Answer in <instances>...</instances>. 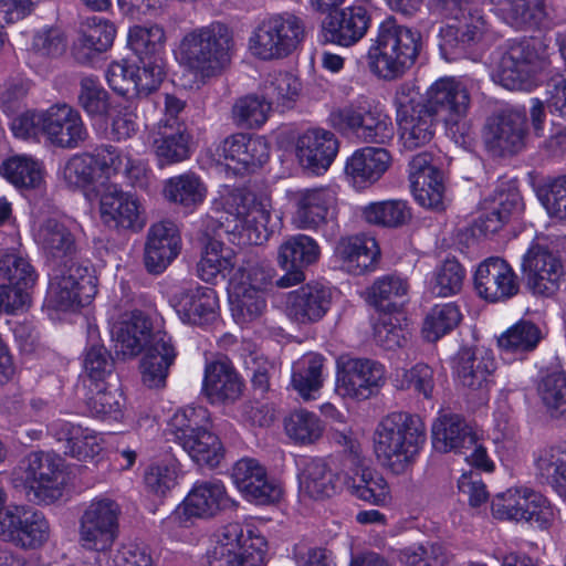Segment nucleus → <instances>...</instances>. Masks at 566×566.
<instances>
[{
	"instance_id": "nucleus-1",
	"label": "nucleus",
	"mask_w": 566,
	"mask_h": 566,
	"mask_svg": "<svg viewBox=\"0 0 566 566\" xmlns=\"http://www.w3.org/2000/svg\"><path fill=\"white\" fill-rule=\"evenodd\" d=\"M233 49L232 31L216 21L185 33L175 50V57L200 87L229 67Z\"/></svg>"
},
{
	"instance_id": "nucleus-2",
	"label": "nucleus",
	"mask_w": 566,
	"mask_h": 566,
	"mask_svg": "<svg viewBox=\"0 0 566 566\" xmlns=\"http://www.w3.org/2000/svg\"><path fill=\"white\" fill-rule=\"evenodd\" d=\"M422 46L420 32L385 19L370 40L367 51L369 70L377 77L395 81L402 77L416 63Z\"/></svg>"
},
{
	"instance_id": "nucleus-3",
	"label": "nucleus",
	"mask_w": 566,
	"mask_h": 566,
	"mask_svg": "<svg viewBox=\"0 0 566 566\" xmlns=\"http://www.w3.org/2000/svg\"><path fill=\"white\" fill-rule=\"evenodd\" d=\"M426 442V426L417 415L391 412L384 417L374 432L378 460L396 474L415 461Z\"/></svg>"
},
{
	"instance_id": "nucleus-4",
	"label": "nucleus",
	"mask_w": 566,
	"mask_h": 566,
	"mask_svg": "<svg viewBox=\"0 0 566 566\" xmlns=\"http://www.w3.org/2000/svg\"><path fill=\"white\" fill-rule=\"evenodd\" d=\"M217 212L226 214L224 221L214 220L210 216L201 219L206 235L223 229L224 232L266 230L271 212L268 200H256L255 196L244 188L223 185L218 190V197L212 202Z\"/></svg>"
},
{
	"instance_id": "nucleus-5",
	"label": "nucleus",
	"mask_w": 566,
	"mask_h": 566,
	"mask_svg": "<svg viewBox=\"0 0 566 566\" xmlns=\"http://www.w3.org/2000/svg\"><path fill=\"white\" fill-rule=\"evenodd\" d=\"M209 411L205 407L177 410L168 421L166 432L200 465L214 468L223 458V447L207 424Z\"/></svg>"
},
{
	"instance_id": "nucleus-6",
	"label": "nucleus",
	"mask_w": 566,
	"mask_h": 566,
	"mask_svg": "<svg viewBox=\"0 0 566 566\" xmlns=\"http://www.w3.org/2000/svg\"><path fill=\"white\" fill-rule=\"evenodd\" d=\"M422 103L440 117L455 143H465L469 126L465 118L471 106L467 84L455 76L436 80L424 92Z\"/></svg>"
},
{
	"instance_id": "nucleus-7",
	"label": "nucleus",
	"mask_w": 566,
	"mask_h": 566,
	"mask_svg": "<svg viewBox=\"0 0 566 566\" xmlns=\"http://www.w3.org/2000/svg\"><path fill=\"white\" fill-rule=\"evenodd\" d=\"M305 36L301 18L276 13L262 20L249 38L251 55L262 61L280 60L292 54Z\"/></svg>"
},
{
	"instance_id": "nucleus-8",
	"label": "nucleus",
	"mask_w": 566,
	"mask_h": 566,
	"mask_svg": "<svg viewBox=\"0 0 566 566\" xmlns=\"http://www.w3.org/2000/svg\"><path fill=\"white\" fill-rule=\"evenodd\" d=\"M394 105L403 147L412 150L427 145L434 136L437 117L422 103L419 86L412 81L399 84Z\"/></svg>"
},
{
	"instance_id": "nucleus-9",
	"label": "nucleus",
	"mask_w": 566,
	"mask_h": 566,
	"mask_svg": "<svg viewBox=\"0 0 566 566\" xmlns=\"http://www.w3.org/2000/svg\"><path fill=\"white\" fill-rule=\"evenodd\" d=\"M264 555L265 539L262 536L240 523H230L214 535L207 562L208 566H263Z\"/></svg>"
},
{
	"instance_id": "nucleus-10",
	"label": "nucleus",
	"mask_w": 566,
	"mask_h": 566,
	"mask_svg": "<svg viewBox=\"0 0 566 566\" xmlns=\"http://www.w3.org/2000/svg\"><path fill=\"white\" fill-rule=\"evenodd\" d=\"M230 505L231 499L222 481H197L184 501L163 521V527L174 533L192 526L198 520L211 518Z\"/></svg>"
},
{
	"instance_id": "nucleus-11",
	"label": "nucleus",
	"mask_w": 566,
	"mask_h": 566,
	"mask_svg": "<svg viewBox=\"0 0 566 566\" xmlns=\"http://www.w3.org/2000/svg\"><path fill=\"white\" fill-rule=\"evenodd\" d=\"M491 511L496 520L524 522L541 530L548 528L556 518V510L551 502L526 486L510 488L496 494Z\"/></svg>"
},
{
	"instance_id": "nucleus-12",
	"label": "nucleus",
	"mask_w": 566,
	"mask_h": 566,
	"mask_svg": "<svg viewBox=\"0 0 566 566\" xmlns=\"http://www.w3.org/2000/svg\"><path fill=\"white\" fill-rule=\"evenodd\" d=\"M481 0H438L437 9L446 17L458 21L441 29L444 45L463 48L479 43L492 34L491 24L481 8Z\"/></svg>"
},
{
	"instance_id": "nucleus-13",
	"label": "nucleus",
	"mask_w": 566,
	"mask_h": 566,
	"mask_svg": "<svg viewBox=\"0 0 566 566\" xmlns=\"http://www.w3.org/2000/svg\"><path fill=\"white\" fill-rule=\"evenodd\" d=\"M63 459L55 453L38 451L27 457L21 475L25 497L35 505H51L63 495Z\"/></svg>"
},
{
	"instance_id": "nucleus-14",
	"label": "nucleus",
	"mask_w": 566,
	"mask_h": 566,
	"mask_svg": "<svg viewBox=\"0 0 566 566\" xmlns=\"http://www.w3.org/2000/svg\"><path fill=\"white\" fill-rule=\"evenodd\" d=\"M96 293L97 277L93 269L71 262L53 274L45 300L53 308L71 311L90 304Z\"/></svg>"
},
{
	"instance_id": "nucleus-15",
	"label": "nucleus",
	"mask_w": 566,
	"mask_h": 566,
	"mask_svg": "<svg viewBox=\"0 0 566 566\" xmlns=\"http://www.w3.org/2000/svg\"><path fill=\"white\" fill-rule=\"evenodd\" d=\"M333 127L352 132L366 143L382 144L392 137L390 118L365 98H358L329 115Z\"/></svg>"
},
{
	"instance_id": "nucleus-16",
	"label": "nucleus",
	"mask_w": 566,
	"mask_h": 566,
	"mask_svg": "<svg viewBox=\"0 0 566 566\" xmlns=\"http://www.w3.org/2000/svg\"><path fill=\"white\" fill-rule=\"evenodd\" d=\"M386 381L385 367L376 360L342 356L337 359L336 392L357 401L377 395Z\"/></svg>"
},
{
	"instance_id": "nucleus-17",
	"label": "nucleus",
	"mask_w": 566,
	"mask_h": 566,
	"mask_svg": "<svg viewBox=\"0 0 566 566\" xmlns=\"http://www.w3.org/2000/svg\"><path fill=\"white\" fill-rule=\"evenodd\" d=\"M119 505L108 497H95L80 517L81 545L91 551H108L118 534Z\"/></svg>"
},
{
	"instance_id": "nucleus-18",
	"label": "nucleus",
	"mask_w": 566,
	"mask_h": 566,
	"mask_svg": "<svg viewBox=\"0 0 566 566\" xmlns=\"http://www.w3.org/2000/svg\"><path fill=\"white\" fill-rule=\"evenodd\" d=\"M50 523L45 515L24 505H9L0 514V538L17 547L35 549L50 538Z\"/></svg>"
},
{
	"instance_id": "nucleus-19",
	"label": "nucleus",
	"mask_w": 566,
	"mask_h": 566,
	"mask_svg": "<svg viewBox=\"0 0 566 566\" xmlns=\"http://www.w3.org/2000/svg\"><path fill=\"white\" fill-rule=\"evenodd\" d=\"M409 181L415 200L423 208L443 211L447 208L444 174L430 153H419L409 163Z\"/></svg>"
},
{
	"instance_id": "nucleus-20",
	"label": "nucleus",
	"mask_w": 566,
	"mask_h": 566,
	"mask_svg": "<svg viewBox=\"0 0 566 566\" xmlns=\"http://www.w3.org/2000/svg\"><path fill=\"white\" fill-rule=\"evenodd\" d=\"M99 217L106 227L116 230L138 232L146 224L140 199L117 185L107 186L101 193Z\"/></svg>"
},
{
	"instance_id": "nucleus-21",
	"label": "nucleus",
	"mask_w": 566,
	"mask_h": 566,
	"mask_svg": "<svg viewBox=\"0 0 566 566\" xmlns=\"http://www.w3.org/2000/svg\"><path fill=\"white\" fill-rule=\"evenodd\" d=\"M293 223L298 229L315 230L334 218L337 192L333 187L298 189L290 193Z\"/></svg>"
},
{
	"instance_id": "nucleus-22",
	"label": "nucleus",
	"mask_w": 566,
	"mask_h": 566,
	"mask_svg": "<svg viewBox=\"0 0 566 566\" xmlns=\"http://www.w3.org/2000/svg\"><path fill=\"white\" fill-rule=\"evenodd\" d=\"M538 67V55L530 41L512 43L502 54L493 78L507 90H530Z\"/></svg>"
},
{
	"instance_id": "nucleus-23",
	"label": "nucleus",
	"mask_w": 566,
	"mask_h": 566,
	"mask_svg": "<svg viewBox=\"0 0 566 566\" xmlns=\"http://www.w3.org/2000/svg\"><path fill=\"white\" fill-rule=\"evenodd\" d=\"M164 75L156 61L137 65L123 60L111 63L106 70L109 87L127 97L148 95L159 86Z\"/></svg>"
},
{
	"instance_id": "nucleus-24",
	"label": "nucleus",
	"mask_w": 566,
	"mask_h": 566,
	"mask_svg": "<svg viewBox=\"0 0 566 566\" xmlns=\"http://www.w3.org/2000/svg\"><path fill=\"white\" fill-rule=\"evenodd\" d=\"M474 289L488 302H504L517 294L520 283L513 268L504 259L491 256L478 265Z\"/></svg>"
},
{
	"instance_id": "nucleus-25",
	"label": "nucleus",
	"mask_w": 566,
	"mask_h": 566,
	"mask_svg": "<svg viewBox=\"0 0 566 566\" xmlns=\"http://www.w3.org/2000/svg\"><path fill=\"white\" fill-rule=\"evenodd\" d=\"M522 270L530 289L539 295L553 294L564 275L559 256L539 243H533L528 248L523 256Z\"/></svg>"
},
{
	"instance_id": "nucleus-26",
	"label": "nucleus",
	"mask_w": 566,
	"mask_h": 566,
	"mask_svg": "<svg viewBox=\"0 0 566 566\" xmlns=\"http://www.w3.org/2000/svg\"><path fill=\"white\" fill-rule=\"evenodd\" d=\"M218 151L226 167L234 175L252 172L269 158V146L264 138L241 133L227 137Z\"/></svg>"
},
{
	"instance_id": "nucleus-27",
	"label": "nucleus",
	"mask_w": 566,
	"mask_h": 566,
	"mask_svg": "<svg viewBox=\"0 0 566 566\" xmlns=\"http://www.w3.org/2000/svg\"><path fill=\"white\" fill-rule=\"evenodd\" d=\"M181 237L177 224L163 220L151 224L144 248V264L149 273L160 274L177 258Z\"/></svg>"
},
{
	"instance_id": "nucleus-28",
	"label": "nucleus",
	"mask_w": 566,
	"mask_h": 566,
	"mask_svg": "<svg viewBox=\"0 0 566 566\" xmlns=\"http://www.w3.org/2000/svg\"><path fill=\"white\" fill-rule=\"evenodd\" d=\"M525 134V114L520 111H504L488 119L484 142L497 155L515 154L524 147Z\"/></svg>"
},
{
	"instance_id": "nucleus-29",
	"label": "nucleus",
	"mask_w": 566,
	"mask_h": 566,
	"mask_svg": "<svg viewBox=\"0 0 566 566\" xmlns=\"http://www.w3.org/2000/svg\"><path fill=\"white\" fill-rule=\"evenodd\" d=\"M157 333L151 332V324L143 312L134 310L124 313L112 327L116 355L132 358L144 349L147 352Z\"/></svg>"
},
{
	"instance_id": "nucleus-30",
	"label": "nucleus",
	"mask_w": 566,
	"mask_h": 566,
	"mask_svg": "<svg viewBox=\"0 0 566 566\" xmlns=\"http://www.w3.org/2000/svg\"><path fill=\"white\" fill-rule=\"evenodd\" d=\"M44 136L55 147L73 149L86 140L88 132L76 109L59 104L46 109Z\"/></svg>"
},
{
	"instance_id": "nucleus-31",
	"label": "nucleus",
	"mask_w": 566,
	"mask_h": 566,
	"mask_svg": "<svg viewBox=\"0 0 566 566\" xmlns=\"http://www.w3.org/2000/svg\"><path fill=\"white\" fill-rule=\"evenodd\" d=\"M244 382L228 359H218L206 365L202 394L212 405L235 402L243 394Z\"/></svg>"
},
{
	"instance_id": "nucleus-32",
	"label": "nucleus",
	"mask_w": 566,
	"mask_h": 566,
	"mask_svg": "<svg viewBox=\"0 0 566 566\" xmlns=\"http://www.w3.org/2000/svg\"><path fill=\"white\" fill-rule=\"evenodd\" d=\"M49 433L63 442L64 453L78 461L94 460L103 450L101 436L86 427L63 419L48 426Z\"/></svg>"
},
{
	"instance_id": "nucleus-33",
	"label": "nucleus",
	"mask_w": 566,
	"mask_h": 566,
	"mask_svg": "<svg viewBox=\"0 0 566 566\" xmlns=\"http://www.w3.org/2000/svg\"><path fill=\"white\" fill-rule=\"evenodd\" d=\"M150 147L159 167L179 164L191 156V136L177 120H160L150 135Z\"/></svg>"
},
{
	"instance_id": "nucleus-34",
	"label": "nucleus",
	"mask_w": 566,
	"mask_h": 566,
	"mask_svg": "<svg viewBox=\"0 0 566 566\" xmlns=\"http://www.w3.org/2000/svg\"><path fill=\"white\" fill-rule=\"evenodd\" d=\"M338 153V140L325 129H308L296 143V156L308 171L319 175L326 171Z\"/></svg>"
},
{
	"instance_id": "nucleus-35",
	"label": "nucleus",
	"mask_w": 566,
	"mask_h": 566,
	"mask_svg": "<svg viewBox=\"0 0 566 566\" xmlns=\"http://www.w3.org/2000/svg\"><path fill=\"white\" fill-rule=\"evenodd\" d=\"M179 318L187 324L205 325L217 316L218 297L210 287H182L170 300Z\"/></svg>"
},
{
	"instance_id": "nucleus-36",
	"label": "nucleus",
	"mask_w": 566,
	"mask_h": 566,
	"mask_svg": "<svg viewBox=\"0 0 566 566\" xmlns=\"http://www.w3.org/2000/svg\"><path fill=\"white\" fill-rule=\"evenodd\" d=\"M332 289L322 283H308L289 294L286 311L297 323L307 324L322 319L331 307Z\"/></svg>"
},
{
	"instance_id": "nucleus-37",
	"label": "nucleus",
	"mask_w": 566,
	"mask_h": 566,
	"mask_svg": "<svg viewBox=\"0 0 566 566\" xmlns=\"http://www.w3.org/2000/svg\"><path fill=\"white\" fill-rule=\"evenodd\" d=\"M298 479V496L303 501L324 500L338 491V476L323 458L302 461Z\"/></svg>"
},
{
	"instance_id": "nucleus-38",
	"label": "nucleus",
	"mask_w": 566,
	"mask_h": 566,
	"mask_svg": "<svg viewBox=\"0 0 566 566\" xmlns=\"http://www.w3.org/2000/svg\"><path fill=\"white\" fill-rule=\"evenodd\" d=\"M370 25V15L363 6H350L335 11L324 25L327 41L350 46L364 38Z\"/></svg>"
},
{
	"instance_id": "nucleus-39",
	"label": "nucleus",
	"mask_w": 566,
	"mask_h": 566,
	"mask_svg": "<svg viewBox=\"0 0 566 566\" xmlns=\"http://www.w3.org/2000/svg\"><path fill=\"white\" fill-rule=\"evenodd\" d=\"M391 165L389 151L381 147H363L347 159L345 172L359 189L377 182Z\"/></svg>"
},
{
	"instance_id": "nucleus-40",
	"label": "nucleus",
	"mask_w": 566,
	"mask_h": 566,
	"mask_svg": "<svg viewBox=\"0 0 566 566\" xmlns=\"http://www.w3.org/2000/svg\"><path fill=\"white\" fill-rule=\"evenodd\" d=\"M494 370L495 359L488 350L462 348L458 354L457 379L472 391L489 389Z\"/></svg>"
},
{
	"instance_id": "nucleus-41",
	"label": "nucleus",
	"mask_w": 566,
	"mask_h": 566,
	"mask_svg": "<svg viewBox=\"0 0 566 566\" xmlns=\"http://www.w3.org/2000/svg\"><path fill=\"white\" fill-rule=\"evenodd\" d=\"M175 357L171 337L158 331L140 364L143 382L149 388L164 387Z\"/></svg>"
},
{
	"instance_id": "nucleus-42",
	"label": "nucleus",
	"mask_w": 566,
	"mask_h": 566,
	"mask_svg": "<svg viewBox=\"0 0 566 566\" xmlns=\"http://www.w3.org/2000/svg\"><path fill=\"white\" fill-rule=\"evenodd\" d=\"M345 271L361 275L373 271L380 254L376 240L367 235H354L342 239L336 248Z\"/></svg>"
},
{
	"instance_id": "nucleus-43",
	"label": "nucleus",
	"mask_w": 566,
	"mask_h": 566,
	"mask_svg": "<svg viewBox=\"0 0 566 566\" xmlns=\"http://www.w3.org/2000/svg\"><path fill=\"white\" fill-rule=\"evenodd\" d=\"M522 211L523 202L517 191H500L484 203L475 227L484 235L493 234L511 219L518 217Z\"/></svg>"
},
{
	"instance_id": "nucleus-44",
	"label": "nucleus",
	"mask_w": 566,
	"mask_h": 566,
	"mask_svg": "<svg viewBox=\"0 0 566 566\" xmlns=\"http://www.w3.org/2000/svg\"><path fill=\"white\" fill-rule=\"evenodd\" d=\"M542 337V331L536 324L521 319L497 337L500 355L507 361L523 359L537 347Z\"/></svg>"
},
{
	"instance_id": "nucleus-45",
	"label": "nucleus",
	"mask_w": 566,
	"mask_h": 566,
	"mask_svg": "<svg viewBox=\"0 0 566 566\" xmlns=\"http://www.w3.org/2000/svg\"><path fill=\"white\" fill-rule=\"evenodd\" d=\"M33 237L43 253L55 261L72 256L76 250L74 235L56 218L43 220L34 229Z\"/></svg>"
},
{
	"instance_id": "nucleus-46",
	"label": "nucleus",
	"mask_w": 566,
	"mask_h": 566,
	"mask_svg": "<svg viewBox=\"0 0 566 566\" xmlns=\"http://www.w3.org/2000/svg\"><path fill=\"white\" fill-rule=\"evenodd\" d=\"M432 443L440 452L460 453L474 443V431L457 415H441L432 423Z\"/></svg>"
},
{
	"instance_id": "nucleus-47",
	"label": "nucleus",
	"mask_w": 566,
	"mask_h": 566,
	"mask_svg": "<svg viewBox=\"0 0 566 566\" xmlns=\"http://www.w3.org/2000/svg\"><path fill=\"white\" fill-rule=\"evenodd\" d=\"M493 11L506 23L516 27H538L547 18L546 0H490Z\"/></svg>"
},
{
	"instance_id": "nucleus-48",
	"label": "nucleus",
	"mask_w": 566,
	"mask_h": 566,
	"mask_svg": "<svg viewBox=\"0 0 566 566\" xmlns=\"http://www.w3.org/2000/svg\"><path fill=\"white\" fill-rule=\"evenodd\" d=\"M234 265L235 253L233 249L219 240L211 239L203 248L197 272L202 281L217 283L219 280H229Z\"/></svg>"
},
{
	"instance_id": "nucleus-49",
	"label": "nucleus",
	"mask_w": 566,
	"mask_h": 566,
	"mask_svg": "<svg viewBox=\"0 0 566 566\" xmlns=\"http://www.w3.org/2000/svg\"><path fill=\"white\" fill-rule=\"evenodd\" d=\"M230 304L232 316L238 324H247L262 316L266 310L263 292L248 289L242 276L229 277Z\"/></svg>"
},
{
	"instance_id": "nucleus-50",
	"label": "nucleus",
	"mask_w": 566,
	"mask_h": 566,
	"mask_svg": "<svg viewBox=\"0 0 566 566\" xmlns=\"http://www.w3.org/2000/svg\"><path fill=\"white\" fill-rule=\"evenodd\" d=\"M163 193L170 203L193 210L206 200L208 188L197 174L188 171L168 178Z\"/></svg>"
},
{
	"instance_id": "nucleus-51",
	"label": "nucleus",
	"mask_w": 566,
	"mask_h": 566,
	"mask_svg": "<svg viewBox=\"0 0 566 566\" xmlns=\"http://www.w3.org/2000/svg\"><path fill=\"white\" fill-rule=\"evenodd\" d=\"M128 43L138 55L140 64L156 61L159 63L161 72H164L163 53L166 34L163 27L158 24L134 25L128 31Z\"/></svg>"
},
{
	"instance_id": "nucleus-52",
	"label": "nucleus",
	"mask_w": 566,
	"mask_h": 566,
	"mask_svg": "<svg viewBox=\"0 0 566 566\" xmlns=\"http://www.w3.org/2000/svg\"><path fill=\"white\" fill-rule=\"evenodd\" d=\"M66 51V39L56 28H42L32 38L30 46L31 64L42 75L50 71L51 61L59 59Z\"/></svg>"
},
{
	"instance_id": "nucleus-53",
	"label": "nucleus",
	"mask_w": 566,
	"mask_h": 566,
	"mask_svg": "<svg viewBox=\"0 0 566 566\" xmlns=\"http://www.w3.org/2000/svg\"><path fill=\"white\" fill-rule=\"evenodd\" d=\"M115 28L105 20H98L74 42L72 53L80 63L90 62L96 54L106 51L114 41Z\"/></svg>"
},
{
	"instance_id": "nucleus-54",
	"label": "nucleus",
	"mask_w": 566,
	"mask_h": 566,
	"mask_svg": "<svg viewBox=\"0 0 566 566\" xmlns=\"http://www.w3.org/2000/svg\"><path fill=\"white\" fill-rule=\"evenodd\" d=\"M321 255L317 242L306 234L287 238L279 248L277 262L285 269H297L315 263Z\"/></svg>"
},
{
	"instance_id": "nucleus-55",
	"label": "nucleus",
	"mask_w": 566,
	"mask_h": 566,
	"mask_svg": "<svg viewBox=\"0 0 566 566\" xmlns=\"http://www.w3.org/2000/svg\"><path fill=\"white\" fill-rule=\"evenodd\" d=\"M0 175L15 187L36 188L43 181V167L33 157L18 155L2 163Z\"/></svg>"
},
{
	"instance_id": "nucleus-56",
	"label": "nucleus",
	"mask_w": 566,
	"mask_h": 566,
	"mask_svg": "<svg viewBox=\"0 0 566 566\" xmlns=\"http://www.w3.org/2000/svg\"><path fill=\"white\" fill-rule=\"evenodd\" d=\"M322 370L323 357L316 354L304 355L294 363L292 385L304 399L315 398V392L323 385Z\"/></svg>"
},
{
	"instance_id": "nucleus-57",
	"label": "nucleus",
	"mask_w": 566,
	"mask_h": 566,
	"mask_svg": "<svg viewBox=\"0 0 566 566\" xmlns=\"http://www.w3.org/2000/svg\"><path fill=\"white\" fill-rule=\"evenodd\" d=\"M301 91V83L296 76L289 72H279L269 75L262 86L264 98L276 108H291L296 102Z\"/></svg>"
},
{
	"instance_id": "nucleus-58",
	"label": "nucleus",
	"mask_w": 566,
	"mask_h": 566,
	"mask_svg": "<svg viewBox=\"0 0 566 566\" xmlns=\"http://www.w3.org/2000/svg\"><path fill=\"white\" fill-rule=\"evenodd\" d=\"M361 216L370 224L396 228L406 223L411 212L406 201L391 199L365 206Z\"/></svg>"
},
{
	"instance_id": "nucleus-59",
	"label": "nucleus",
	"mask_w": 566,
	"mask_h": 566,
	"mask_svg": "<svg viewBox=\"0 0 566 566\" xmlns=\"http://www.w3.org/2000/svg\"><path fill=\"white\" fill-rule=\"evenodd\" d=\"M407 282L395 275H385L376 280L367 290V301L382 311H390L407 296Z\"/></svg>"
},
{
	"instance_id": "nucleus-60",
	"label": "nucleus",
	"mask_w": 566,
	"mask_h": 566,
	"mask_svg": "<svg viewBox=\"0 0 566 566\" xmlns=\"http://www.w3.org/2000/svg\"><path fill=\"white\" fill-rule=\"evenodd\" d=\"M462 319L459 306L454 303L434 305L426 315L422 335L428 342H437L454 329Z\"/></svg>"
},
{
	"instance_id": "nucleus-61",
	"label": "nucleus",
	"mask_w": 566,
	"mask_h": 566,
	"mask_svg": "<svg viewBox=\"0 0 566 566\" xmlns=\"http://www.w3.org/2000/svg\"><path fill=\"white\" fill-rule=\"evenodd\" d=\"M347 488L357 499L375 505H384L390 500L389 486L384 476L369 469L361 470L357 478L347 482Z\"/></svg>"
},
{
	"instance_id": "nucleus-62",
	"label": "nucleus",
	"mask_w": 566,
	"mask_h": 566,
	"mask_svg": "<svg viewBox=\"0 0 566 566\" xmlns=\"http://www.w3.org/2000/svg\"><path fill=\"white\" fill-rule=\"evenodd\" d=\"M286 434L296 443L313 444L324 433L325 427L313 412L301 409L292 412L284 421Z\"/></svg>"
},
{
	"instance_id": "nucleus-63",
	"label": "nucleus",
	"mask_w": 566,
	"mask_h": 566,
	"mask_svg": "<svg viewBox=\"0 0 566 566\" xmlns=\"http://www.w3.org/2000/svg\"><path fill=\"white\" fill-rule=\"evenodd\" d=\"M537 392L546 411L555 418L566 415V373L554 371L542 378Z\"/></svg>"
},
{
	"instance_id": "nucleus-64",
	"label": "nucleus",
	"mask_w": 566,
	"mask_h": 566,
	"mask_svg": "<svg viewBox=\"0 0 566 566\" xmlns=\"http://www.w3.org/2000/svg\"><path fill=\"white\" fill-rule=\"evenodd\" d=\"M534 464L542 476L555 479L564 489L566 485V447L563 443L539 449Z\"/></svg>"
}]
</instances>
